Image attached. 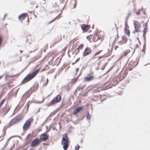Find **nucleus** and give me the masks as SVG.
<instances>
[{
  "label": "nucleus",
  "mask_w": 150,
  "mask_h": 150,
  "mask_svg": "<svg viewBox=\"0 0 150 150\" xmlns=\"http://www.w3.org/2000/svg\"><path fill=\"white\" fill-rule=\"evenodd\" d=\"M39 70V69H37L33 71L32 73L28 74L23 80L22 82V83H23L26 82L33 78L37 74Z\"/></svg>",
  "instance_id": "1"
},
{
  "label": "nucleus",
  "mask_w": 150,
  "mask_h": 150,
  "mask_svg": "<svg viewBox=\"0 0 150 150\" xmlns=\"http://www.w3.org/2000/svg\"><path fill=\"white\" fill-rule=\"evenodd\" d=\"M69 140L66 134L62 135V140L61 142L62 144L64 145L63 148L64 150H66L68 148Z\"/></svg>",
  "instance_id": "2"
},
{
  "label": "nucleus",
  "mask_w": 150,
  "mask_h": 150,
  "mask_svg": "<svg viewBox=\"0 0 150 150\" xmlns=\"http://www.w3.org/2000/svg\"><path fill=\"white\" fill-rule=\"evenodd\" d=\"M22 119V117L20 115H18L13 119L10 122V125L8 127L16 123L21 121Z\"/></svg>",
  "instance_id": "3"
},
{
  "label": "nucleus",
  "mask_w": 150,
  "mask_h": 150,
  "mask_svg": "<svg viewBox=\"0 0 150 150\" xmlns=\"http://www.w3.org/2000/svg\"><path fill=\"white\" fill-rule=\"evenodd\" d=\"M33 121L31 118L28 119L25 122L23 126V129L24 130H26L30 127L31 122Z\"/></svg>",
  "instance_id": "4"
},
{
  "label": "nucleus",
  "mask_w": 150,
  "mask_h": 150,
  "mask_svg": "<svg viewBox=\"0 0 150 150\" xmlns=\"http://www.w3.org/2000/svg\"><path fill=\"white\" fill-rule=\"evenodd\" d=\"M61 99V97L60 96L58 95L57 96L54 98L51 101V103L52 104H54L55 103L59 102Z\"/></svg>",
  "instance_id": "5"
},
{
  "label": "nucleus",
  "mask_w": 150,
  "mask_h": 150,
  "mask_svg": "<svg viewBox=\"0 0 150 150\" xmlns=\"http://www.w3.org/2000/svg\"><path fill=\"white\" fill-rule=\"evenodd\" d=\"M134 30L133 31V33H135L138 31L139 29L140 26V25L139 22L136 21H134Z\"/></svg>",
  "instance_id": "6"
},
{
  "label": "nucleus",
  "mask_w": 150,
  "mask_h": 150,
  "mask_svg": "<svg viewBox=\"0 0 150 150\" xmlns=\"http://www.w3.org/2000/svg\"><path fill=\"white\" fill-rule=\"evenodd\" d=\"M40 142L41 141L40 139H36L32 142L31 145L33 146H35L39 145Z\"/></svg>",
  "instance_id": "7"
},
{
  "label": "nucleus",
  "mask_w": 150,
  "mask_h": 150,
  "mask_svg": "<svg viewBox=\"0 0 150 150\" xmlns=\"http://www.w3.org/2000/svg\"><path fill=\"white\" fill-rule=\"evenodd\" d=\"M91 52V49L89 47H86L83 53V55L86 56L87 55L89 54Z\"/></svg>",
  "instance_id": "8"
},
{
  "label": "nucleus",
  "mask_w": 150,
  "mask_h": 150,
  "mask_svg": "<svg viewBox=\"0 0 150 150\" xmlns=\"http://www.w3.org/2000/svg\"><path fill=\"white\" fill-rule=\"evenodd\" d=\"M127 41V39L126 37L123 36L122 37L121 40L119 41L118 43L120 45L123 44L126 42Z\"/></svg>",
  "instance_id": "9"
},
{
  "label": "nucleus",
  "mask_w": 150,
  "mask_h": 150,
  "mask_svg": "<svg viewBox=\"0 0 150 150\" xmlns=\"http://www.w3.org/2000/svg\"><path fill=\"white\" fill-rule=\"evenodd\" d=\"M94 76L92 75H89L84 78V80L85 81H90L92 80L93 79Z\"/></svg>",
  "instance_id": "10"
},
{
  "label": "nucleus",
  "mask_w": 150,
  "mask_h": 150,
  "mask_svg": "<svg viewBox=\"0 0 150 150\" xmlns=\"http://www.w3.org/2000/svg\"><path fill=\"white\" fill-rule=\"evenodd\" d=\"M48 137L45 134H42L40 137V139L42 141L46 140L48 139Z\"/></svg>",
  "instance_id": "11"
},
{
  "label": "nucleus",
  "mask_w": 150,
  "mask_h": 150,
  "mask_svg": "<svg viewBox=\"0 0 150 150\" xmlns=\"http://www.w3.org/2000/svg\"><path fill=\"white\" fill-rule=\"evenodd\" d=\"M82 29L84 32L87 31L89 28V26L88 25H82L81 26Z\"/></svg>",
  "instance_id": "12"
},
{
  "label": "nucleus",
  "mask_w": 150,
  "mask_h": 150,
  "mask_svg": "<svg viewBox=\"0 0 150 150\" xmlns=\"http://www.w3.org/2000/svg\"><path fill=\"white\" fill-rule=\"evenodd\" d=\"M9 108L8 107H7L6 106H5L4 108V109L3 111L2 112V115H5L6 113L9 111Z\"/></svg>",
  "instance_id": "13"
},
{
  "label": "nucleus",
  "mask_w": 150,
  "mask_h": 150,
  "mask_svg": "<svg viewBox=\"0 0 150 150\" xmlns=\"http://www.w3.org/2000/svg\"><path fill=\"white\" fill-rule=\"evenodd\" d=\"M25 15L26 14L25 13H22V14H21L18 17L19 19L21 21H22L24 20L25 18Z\"/></svg>",
  "instance_id": "14"
},
{
  "label": "nucleus",
  "mask_w": 150,
  "mask_h": 150,
  "mask_svg": "<svg viewBox=\"0 0 150 150\" xmlns=\"http://www.w3.org/2000/svg\"><path fill=\"white\" fill-rule=\"evenodd\" d=\"M82 107H79L75 109L73 111V114L76 115L77 112H79L82 109Z\"/></svg>",
  "instance_id": "15"
},
{
  "label": "nucleus",
  "mask_w": 150,
  "mask_h": 150,
  "mask_svg": "<svg viewBox=\"0 0 150 150\" xmlns=\"http://www.w3.org/2000/svg\"><path fill=\"white\" fill-rule=\"evenodd\" d=\"M127 24V22H126L125 23V33L126 35H129L130 33V31L129 29H127L126 28Z\"/></svg>",
  "instance_id": "16"
},
{
  "label": "nucleus",
  "mask_w": 150,
  "mask_h": 150,
  "mask_svg": "<svg viewBox=\"0 0 150 150\" xmlns=\"http://www.w3.org/2000/svg\"><path fill=\"white\" fill-rule=\"evenodd\" d=\"M83 47V45H80L76 49V51H77V52H79V49H82V47Z\"/></svg>",
  "instance_id": "17"
},
{
  "label": "nucleus",
  "mask_w": 150,
  "mask_h": 150,
  "mask_svg": "<svg viewBox=\"0 0 150 150\" xmlns=\"http://www.w3.org/2000/svg\"><path fill=\"white\" fill-rule=\"evenodd\" d=\"M91 116L89 115L88 112L87 113V115L86 116V118L88 120H90L91 118Z\"/></svg>",
  "instance_id": "18"
},
{
  "label": "nucleus",
  "mask_w": 150,
  "mask_h": 150,
  "mask_svg": "<svg viewBox=\"0 0 150 150\" xmlns=\"http://www.w3.org/2000/svg\"><path fill=\"white\" fill-rule=\"evenodd\" d=\"M5 100V99H3L1 102L0 103V108L1 107L2 104L4 103Z\"/></svg>",
  "instance_id": "19"
},
{
  "label": "nucleus",
  "mask_w": 150,
  "mask_h": 150,
  "mask_svg": "<svg viewBox=\"0 0 150 150\" xmlns=\"http://www.w3.org/2000/svg\"><path fill=\"white\" fill-rule=\"evenodd\" d=\"M77 79H78V77L73 79L72 81V82L73 83H75L77 81Z\"/></svg>",
  "instance_id": "20"
},
{
  "label": "nucleus",
  "mask_w": 150,
  "mask_h": 150,
  "mask_svg": "<svg viewBox=\"0 0 150 150\" xmlns=\"http://www.w3.org/2000/svg\"><path fill=\"white\" fill-rule=\"evenodd\" d=\"M79 68H77L76 69V70H75V72L74 73V75H76V74L77 73V72L79 70Z\"/></svg>",
  "instance_id": "21"
},
{
  "label": "nucleus",
  "mask_w": 150,
  "mask_h": 150,
  "mask_svg": "<svg viewBox=\"0 0 150 150\" xmlns=\"http://www.w3.org/2000/svg\"><path fill=\"white\" fill-rule=\"evenodd\" d=\"M48 83V79H46V81L45 82V83L43 84V86H46V85Z\"/></svg>",
  "instance_id": "22"
},
{
  "label": "nucleus",
  "mask_w": 150,
  "mask_h": 150,
  "mask_svg": "<svg viewBox=\"0 0 150 150\" xmlns=\"http://www.w3.org/2000/svg\"><path fill=\"white\" fill-rule=\"evenodd\" d=\"M129 52V51L128 50H127L124 53V56H125L126 55H127Z\"/></svg>",
  "instance_id": "23"
},
{
  "label": "nucleus",
  "mask_w": 150,
  "mask_h": 150,
  "mask_svg": "<svg viewBox=\"0 0 150 150\" xmlns=\"http://www.w3.org/2000/svg\"><path fill=\"white\" fill-rule=\"evenodd\" d=\"M79 145H77L75 147V150H78L79 149Z\"/></svg>",
  "instance_id": "24"
},
{
  "label": "nucleus",
  "mask_w": 150,
  "mask_h": 150,
  "mask_svg": "<svg viewBox=\"0 0 150 150\" xmlns=\"http://www.w3.org/2000/svg\"><path fill=\"white\" fill-rule=\"evenodd\" d=\"M13 137V136H12V137H10V138H9L7 140V141L6 142V144H7L8 143V142H9V141L10 140V139L12 138Z\"/></svg>",
  "instance_id": "25"
},
{
  "label": "nucleus",
  "mask_w": 150,
  "mask_h": 150,
  "mask_svg": "<svg viewBox=\"0 0 150 150\" xmlns=\"http://www.w3.org/2000/svg\"><path fill=\"white\" fill-rule=\"evenodd\" d=\"M146 27H145L144 28V31H143V32H144V35L145 34V32L146 31Z\"/></svg>",
  "instance_id": "26"
},
{
  "label": "nucleus",
  "mask_w": 150,
  "mask_h": 150,
  "mask_svg": "<svg viewBox=\"0 0 150 150\" xmlns=\"http://www.w3.org/2000/svg\"><path fill=\"white\" fill-rule=\"evenodd\" d=\"M141 10V9H139V12H137L136 13V14H137V15H139V11H140V10Z\"/></svg>",
  "instance_id": "27"
},
{
  "label": "nucleus",
  "mask_w": 150,
  "mask_h": 150,
  "mask_svg": "<svg viewBox=\"0 0 150 150\" xmlns=\"http://www.w3.org/2000/svg\"><path fill=\"white\" fill-rule=\"evenodd\" d=\"M125 56H124V54H122L120 58H123V57H125Z\"/></svg>",
  "instance_id": "28"
},
{
  "label": "nucleus",
  "mask_w": 150,
  "mask_h": 150,
  "mask_svg": "<svg viewBox=\"0 0 150 150\" xmlns=\"http://www.w3.org/2000/svg\"><path fill=\"white\" fill-rule=\"evenodd\" d=\"M100 52H98L97 53H96L95 54V56H96L97 55H98V54H99L100 53Z\"/></svg>",
  "instance_id": "29"
},
{
  "label": "nucleus",
  "mask_w": 150,
  "mask_h": 150,
  "mask_svg": "<svg viewBox=\"0 0 150 150\" xmlns=\"http://www.w3.org/2000/svg\"><path fill=\"white\" fill-rule=\"evenodd\" d=\"M1 41H2L1 38L0 37V45H1Z\"/></svg>",
  "instance_id": "30"
},
{
  "label": "nucleus",
  "mask_w": 150,
  "mask_h": 150,
  "mask_svg": "<svg viewBox=\"0 0 150 150\" xmlns=\"http://www.w3.org/2000/svg\"><path fill=\"white\" fill-rule=\"evenodd\" d=\"M6 16V14H5L4 15V19L3 20H4V19H5V17Z\"/></svg>",
  "instance_id": "31"
},
{
  "label": "nucleus",
  "mask_w": 150,
  "mask_h": 150,
  "mask_svg": "<svg viewBox=\"0 0 150 150\" xmlns=\"http://www.w3.org/2000/svg\"><path fill=\"white\" fill-rule=\"evenodd\" d=\"M14 111H13V113L11 115V116H12V115L13 114H14Z\"/></svg>",
  "instance_id": "32"
},
{
  "label": "nucleus",
  "mask_w": 150,
  "mask_h": 150,
  "mask_svg": "<svg viewBox=\"0 0 150 150\" xmlns=\"http://www.w3.org/2000/svg\"><path fill=\"white\" fill-rule=\"evenodd\" d=\"M102 57H99V59H100Z\"/></svg>",
  "instance_id": "33"
},
{
  "label": "nucleus",
  "mask_w": 150,
  "mask_h": 150,
  "mask_svg": "<svg viewBox=\"0 0 150 150\" xmlns=\"http://www.w3.org/2000/svg\"><path fill=\"white\" fill-rule=\"evenodd\" d=\"M56 75H55V76H54V78H55L56 77Z\"/></svg>",
  "instance_id": "34"
},
{
  "label": "nucleus",
  "mask_w": 150,
  "mask_h": 150,
  "mask_svg": "<svg viewBox=\"0 0 150 150\" xmlns=\"http://www.w3.org/2000/svg\"><path fill=\"white\" fill-rule=\"evenodd\" d=\"M26 149H23V150H26Z\"/></svg>",
  "instance_id": "35"
},
{
  "label": "nucleus",
  "mask_w": 150,
  "mask_h": 150,
  "mask_svg": "<svg viewBox=\"0 0 150 150\" xmlns=\"http://www.w3.org/2000/svg\"><path fill=\"white\" fill-rule=\"evenodd\" d=\"M28 107H27V109H28Z\"/></svg>",
  "instance_id": "36"
},
{
  "label": "nucleus",
  "mask_w": 150,
  "mask_h": 150,
  "mask_svg": "<svg viewBox=\"0 0 150 150\" xmlns=\"http://www.w3.org/2000/svg\"><path fill=\"white\" fill-rule=\"evenodd\" d=\"M39 109L38 110V111L37 112H39Z\"/></svg>",
  "instance_id": "37"
},
{
  "label": "nucleus",
  "mask_w": 150,
  "mask_h": 150,
  "mask_svg": "<svg viewBox=\"0 0 150 150\" xmlns=\"http://www.w3.org/2000/svg\"><path fill=\"white\" fill-rule=\"evenodd\" d=\"M144 14H145V13L144 12Z\"/></svg>",
  "instance_id": "38"
},
{
  "label": "nucleus",
  "mask_w": 150,
  "mask_h": 150,
  "mask_svg": "<svg viewBox=\"0 0 150 150\" xmlns=\"http://www.w3.org/2000/svg\"><path fill=\"white\" fill-rule=\"evenodd\" d=\"M43 3H44V4H45V2H44Z\"/></svg>",
  "instance_id": "39"
},
{
  "label": "nucleus",
  "mask_w": 150,
  "mask_h": 150,
  "mask_svg": "<svg viewBox=\"0 0 150 150\" xmlns=\"http://www.w3.org/2000/svg\"><path fill=\"white\" fill-rule=\"evenodd\" d=\"M37 7H38V6H36V8H37Z\"/></svg>",
  "instance_id": "40"
},
{
  "label": "nucleus",
  "mask_w": 150,
  "mask_h": 150,
  "mask_svg": "<svg viewBox=\"0 0 150 150\" xmlns=\"http://www.w3.org/2000/svg\"><path fill=\"white\" fill-rule=\"evenodd\" d=\"M2 139H1V140H2Z\"/></svg>",
  "instance_id": "41"
},
{
  "label": "nucleus",
  "mask_w": 150,
  "mask_h": 150,
  "mask_svg": "<svg viewBox=\"0 0 150 150\" xmlns=\"http://www.w3.org/2000/svg\"><path fill=\"white\" fill-rule=\"evenodd\" d=\"M2 139H1V140H2Z\"/></svg>",
  "instance_id": "42"
},
{
  "label": "nucleus",
  "mask_w": 150,
  "mask_h": 150,
  "mask_svg": "<svg viewBox=\"0 0 150 150\" xmlns=\"http://www.w3.org/2000/svg\"><path fill=\"white\" fill-rule=\"evenodd\" d=\"M2 139H1V140H2Z\"/></svg>",
  "instance_id": "43"
},
{
  "label": "nucleus",
  "mask_w": 150,
  "mask_h": 150,
  "mask_svg": "<svg viewBox=\"0 0 150 150\" xmlns=\"http://www.w3.org/2000/svg\"><path fill=\"white\" fill-rule=\"evenodd\" d=\"M2 139H1V140H2Z\"/></svg>",
  "instance_id": "44"
},
{
  "label": "nucleus",
  "mask_w": 150,
  "mask_h": 150,
  "mask_svg": "<svg viewBox=\"0 0 150 150\" xmlns=\"http://www.w3.org/2000/svg\"><path fill=\"white\" fill-rule=\"evenodd\" d=\"M80 76V75H79L78 76Z\"/></svg>",
  "instance_id": "45"
},
{
  "label": "nucleus",
  "mask_w": 150,
  "mask_h": 150,
  "mask_svg": "<svg viewBox=\"0 0 150 150\" xmlns=\"http://www.w3.org/2000/svg\"><path fill=\"white\" fill-rule=\"evenodd\" d=\"M80 76V75H79L78 76Z\"/></svg>",
  "instance_id": "46"
},
{
  "label": "nucleus",
  "mask_w": 150,
  "mask_h": 150,
  "mask_svg": "<svg viewBox=\"0 0 150 150\" xmlns=\"http://www.w3.org/2000/svg\"><path fill=\"white\" fill-rule=\"evenodd\" d=\"M80 76V75H79L78 76Z\"/></svg>",
  "instance_id": "47"
},
{
  "label": "nucleus",
  "mask_w": 150,
  "mask_h": 150,
  "mask_svg": "<svg viewBox=\"0 0 150 150\" xmlns=\"http://www.w3.org/2000/svg\"><path fill=\"white\" fill-rule=\"evenodd\" d=\"M52 22V21H51L50 22Z\"/></svg>",
  "instance_id": "48"
}]
</instances>
